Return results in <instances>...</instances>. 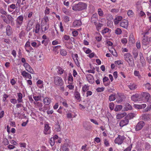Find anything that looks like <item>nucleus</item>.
<instances>
[{"mask_svg": "<svg viewBox=\"0 0 151 151\" xmlns=\"http://www.w3.org/2000/svg\"><path fill=\"white\" fill-rule=\"evenodd\" d=\"M87 4L84 3L79 2L78 4H74L72 6V9L75 11H79L86 9Z\"/></svg>", "mask_w": 151, "mask_h": 151, "instance_id": "obj_1", "label": "nucleus"}, {"mask_svg": "<svg viewBox=\"0 0 151 151\" xmlns=\"http://www.w3.org/2000/svg\"><path fill=\"white\" fill-rule=\"evenodd\" d=\"M24 17L23 15L19 16L15 20L16 27V28H20L23 24Z\"/></svg>", "mask_w": 151, "mask_h": 151, "instance_id": "obj_2", "label": "nucleus"}, {"mask_svg": "<svg viewBox=\"0 0 151 151\" xmlns=\"http://www.w3.org/2000/svg\"><path fill=\"white\" fill-rule=\"evenodd\" d=\"M124 59L129 64L134 63L133 58L131 54L130 53H127L124 55Z\"/></svg>", "mask_w": 151, "mask_h": 151, "instance_id": "obj_3", "label": "nucleus"}, {"mask_svg": "<svg viewBox=\"0 0 151 151\" xmlns=\"http://www.w3.org/2000/svg\"><path fill=\"white\" fill-rule=\"evenodd\" d=\"M55 84L57 86H62L63 85L64 82L62 79L59 76H56L54 79Z\"/></svg>", "mask_w": 151, "mask_h": 151, "instance_id": "obj_4", "label": "nucleus"}, {"mask_svg": "<svg viewBox=\"0 0 151 151\" xmlns=\"http://www.w3.org/2000/svg\"><path fill=\"white\" fill-rule=\"evenodd\" d=\"M49 24L45 22H41L40 23V29L42 32H44L47 30L49 28Z\"/></svg>", "mask_w": 151, "mask_h": 151, "instance_id": "obj_5", "label": "nucleus"}, {"mask_svg": "<svg viewBox=\"0 0 151 151\" xmlns=\"http://www.w3.org/2000/svg\"><path fill=\"white\" fill-rule=\"evenodd\" d=\"M125 137L124 136L119 135L118 137L114 140V142L115 143L119 145H121Z\"/></svg>", "mask_w": 151, "mask_h": 151, "instance_id": "obj_6", "label": "nucleus"}, {"mask_svg": "<svg viewBox=\"0 0 151 151\" xmlns=\"http://www.w3.org/2000/svg\"><path fill=\"white\" fill-rule=\"evenodd\" d=\"M131 100L134 101H140L142 100L141 96L137 93L132 95L131 97Z\"/></svg>", "mask_w": 151, "mask_h": 151, "instance_id": "obj_7", "label": "nucleus"}, {"mask_svg": "<svg viewBox=\"0 0 151 151\" xmlns=\"http://www.w3.org/2000/svg\"><path fill=\"white\" fill-rule=\"evenodd\" d=\"M90 22L92 24H95L98 20V15L96 13L92 15L89 19Z\"/></svg>", "mask_w": 151, "mask_h": 151, "instance_id": "obj_8", "label": "nucleus"}, {"mask_svg": "<svg viewBox=\"0 0 151 151\" xmlns=\"http://www.w3.org/2000/svg\"><path fill=\"white\" fill-rule=\"evenodd\" d=\"M123 19V17L121 16L116 15L115 16L114 20V24L115 25H117L120 24V22Z\"/></svg>", "mask_w": 151, "mask_h": 151, "instance_id": "obj_9", "label": "nucleus"}, {"mask_svg": "<svg viewBox=\"0 0 151 151\" xmlns=\"http://www.w3.org/2000/svg\"><path fill=\"white\" fill-rule=\"evenodd\" d=\"M23 66L26 71L31 73L33 74L34 73V71L33 70L28 63H25L24 64Z\"/></svg>", "mask_w": 151, "mask_h": 151, "instance_id": "obj_10", "label": "nucleus"}, {"mask_svg": "<svg viewBox=\"0 0 151 151\" xmlns=\"http://www.w3.org/2000/svg\"><path fill=\"white\" fill-rule=\"evenodd\" d=\"M119 25L123 28L127 29L128 26V20L125 19H122L120 22Z\"/></svg>", "mask_w": 151, "mask_h": 151, "instance_id": "obj_11", "label": "nucleus"}, {"mask_svg": "<svg viewBox=\"0 0 151 151\" xmlns=\"http://www.w3.org/2000/svg\"><path fill=\"white\" fill-rule=\"evenodd\" d=\"M86 77L87 81L89 83L91 84L94 83V78L92 75L89 74H86Z\"/></svg>", "mask_w": 151, "mask_h": 151, "instance_id": "obj_12", "label": "nucleus"}, {"mask_svg": "<svg viewBox=\"0 0 151 151\" xmlns=\"http://www.w3.org/2000/svg\"><path fill=\"white\" fill-rule=\"evenodd\" d=\"M144 125L145 124L143 121H140L139 122L136 127V130L138 131L141 130Z\"/></svg>", "mask_w": 151, "mask_h": 151, "instance_id": "obj_13", "label": "nucleus"}, {"mask_svg": "<svg viewBox=\"0 0 151 151\" xmlns=\"http://www.w3.org/2000/svg\"><path fill=\"white\" fill-rule=\"evenodd\" d=\"M21 73L22 75L25 78H28L29 79H31L32 78L31 75L25 70L22 71L21 72Z\"/></svg>", "mask_w": 151, "mask_h": 151, "instance_id": "obj_14", "label": "nucleus"}, {"mask_svg": "<svg viewBox=\"0 0 151 151\" xmlns=\"http://www.w3.org/2000/svg\"><path fill=\"white\" fill-rule=\"evenodd\" d=\"M129 122V120L128 119L125 118L124 119L122 120L120 122L119 126L120 127H122L127 124Z\"/></svg>", "mask_w": 151, "mask_h": 151, "instance_id": "obj_15", "label": "nucleus"}, {"mask_svg": "<svg viewBox=\"0 0 151 151\" xmlns=\"http://www.w3.org/2000/svg\"><path fill=\"white\" fill-rule=\"evenodd\" d=\"M73 58L76 65L79 67L80 66V63L79 62L78 56L77 54H76L72 56Z\"/></svg>", "mask_w": 151, "mask_h": 151, "instance_id": "obj_16", "label": "nucleus"}, {"mask_svg": "<svg viewBox=\"0 0 151 151\" xmlns=\"http://www.w3.org/2000/svg\"><path fill=\"white\" fill-rule=\"evenodd\" d=\"M51 102V99L48 97H45L43 99V103L46 105H48Z\"/></svg>", "mask_w": 151, "mask_h": 151, "instance_id": "obj_17", "label": "nucleus"}, {"mask_svg": "<svg viewBox=\"0 0 151 151\" xmlns=\"http://www.w3.org/2000/svg\"><path fill=\"white\" fill-rule=\"evenodd\" d=\"M69 147V144L67 143H65L61 147V149L63 151H68Z\"/></svg>", "mask_w": 151, "mask_h": 151, "instance_id": "obj_18", "label": "nucleus"}, {"mask_svg": "<svg viewBox=\"0 0 151 151\" xmlns=\"http://www.w3.org/2000/svg\"><path fill=\"white\" fill-rule=\"evenodd\" d=\"M40 30V25L39 23L36 24L35 27L33 29V31L35 32V33L37 34L39 32Z\"/></svg>", "mask_w": 151, "mask_h": 151, "instance_id": "obj_19", "label": "nucleus"}, {"mask_svg": "<svg viewBox=\"0 0 151 151\" xmlns=\"http://www.w3.org/2000/svg\"><path fill=\"white\" fill-rule=\"evenodd\" d=\"M12 30V28L10 25H8L6 27V33L8 36H9L11 35Z\"/></svg>", "mask_w": 151, "mask_h": 151, "instance_id": "obj_20", "label": "nucleus"}, {"mask_svg": "<svg viewBox=\"0 0 151 151\" xmlns=\"http://www.w3.org/2000/svg\"><path fill=\"white\" fill-rule=\"evenodd\" d=\"M82 22L80 20H75L73 23V27L79 26L81 25Z\"/></svg>", "mask_w": 151, "mask_h": 151, "instance_id": "obj_21", "label": "nucleus"}, {"mask_svg": "<svg viewBox=\"0 0 151 151\" xmlns=\"http://www.w3.org/2000/svg\"><path fill=\"white\" fill-rule=\"evenodd\" d=\"M50 129V127L48 124H45L44 127V133L45 134H47L49 133V130Z\"/></svg>", "mask_w": 151, "mask_h": 151, "instance_id": "obj_22", "label": "nucleus"}, {"mask_svg": "<svg viewBox=\"0 0 151 151\" xmlns=\"http://www.w3.org/2000/svg\"><path fill=\"white\" fill-rule=\"evenodd\" d=\"M128 86L131 90H134L137 88L136 85L134 83H130L129 85Z\"/></svg>", "mask_w": 151, "mask_h": 151, "instance_id": "obj_23", "label": "nucleus"}, {"mask_svg": "<svg viewBox=\"0 0 151 151\" xmlns=\"http://www.w3.org/2000/svg\"><path fill=\"white\" fill-rule=\"evenodd\" d=\"M18 99H17V102L18 103L22 102V95L21 93H17Z\"/></svg>", "mask_w": 151, "mask_h": 151, "instance_id": "obj_24", "label": "nucleus"}, {"mask_svg": "<svg viewBox=\"0 0 151 151\" xmlns=\"http://www.w3.org/2000/svg\"><path fill=\"white\" fill-rule=\"evenodd\" d=\"M126 113L124 112L118 114L116 116V118L118 119H120L126 116Z\"/></svg>", "mask_w": 151, "mask_h": 151, "instance_id": "obj_25", "label": "nucleus"}, {"mask_svg": "<svg viewBox=\"0 0 151 151\" xmlns=\"http://www.w3.org/2000/svg\"><path fill=\"white\" fill-rule=\"evenodd\" d=\"M141 95L143 97H144L147 100H148L150 97V94L147 92H142Z\"/></svg>", "mask_w": 151, "mask_h": 151, "instance_id": "obj_26", "label": "nucleus"}, {"mask_svg": "<svg viewBox=\"0 0 151 151\" xmlns=\"http://www.w3.org/2000/svg\"><path fill=\"white\" fill-rule=\"evenodd\" d=\"M33 24L32 22H31L30 21L28 22L26 27V29L27 31H29L32 28V27Z\"/></svg>", "mask_w": 151, "mask_h": 151, "instance_id": "obj_27", "label": "nucleus"}, {"mask_svg": "<svg viewBox=\"0 0 151 151\" xmlns=\"http://www.w3.org/2000/svg\"><path fill=\"white\" fill-rule=\"evenodd\" d=\"M18 4L19 5V2L18 1L17 2L16 5L14 4H12L11 5L9 6H8V9H9V8H10L13 9V10H14L16 8H17V4Z\"/></svg>", "mask_w": 151, "mask_h": 151, "instance_id": "obj_28", "label": "nucleus"}, {"mask_svg": "<svg viewBox=\"0 0 151 151\" xmlns=\"http://www.w3.org/2000/svg\"><path fill=\"white\" fill-rule=\"evenodd\" d=\"M148 39L147 36H145V35H144V37L143 38L142 43L144 45H146L147 44Z\"/></svg>", "mask_w": 151, "mask_h": 151, "instance_id": "obj_29", "label": "nucleus"}, {"mask_svg": "<svg viewBox=\"0 0 151 151\" xmlns=\"http://www.w3.org/2000/svg\"><path fill=\"white\" fill-rule=\"evenodd\" d=\"M74 95L75 98L77 100H79L81 98L80 93L77 91H75Z\"/></svg>", "mask_w": 151, "mask_h": 151, "instance_id": "obj_30", "label": "nucleus"}, {"mask_svg": "<svg viewBox=\"0 0 151 151\" xmlns=\"http://www.w3.org/2000/svg\"><path fill=\"white\" fill-rule=\"evenodd\" d=\"M94 24L96 28L98 31L103 26V24L97 22Z\"/></svg>", "mask_w": 151, "mask_h": 151, "instance_id": "obj_31", "label": "nucleus"}, {"mask_svg": "<svg viewBox=\"0 0 151 151\" xmlns=\"http://www.w3.org/2000/svg\"><path fill=\"white\" fill-rule=\"evenodd\" d=\"M111 31V29L106 27L102 30L101 33L103 35H104L106 33H109Z\"/></svg>", "mask_w": 151, "mask_h": 151, "instance_id": "obj_32", "label": "nucleus"}, {"mask_svg": "<svg viewBox=\"0 0 151 151\" xmlns=\"http://www.w3.org/2000/svg\"><path fill=\"white\" fill-rule=\"evenodd\" d=\"M132 107L128 103L125 104L124 110L125 111H127L128 110H130L132 109Z\"/></svg>", "mask_w": 151, "mask_h": 151, "instance_id": "obj_33", "label": "nucleus"}, {"mask_svg": "<svg viewBox=\"0 0 151 151\" xmlns=\"http://www.w3.org/2000/svg\"><path fill=\"white\" fill-rule=\"evenodd\" d=\"M60 54L62 56H65L67 55V52L65 49H60Z\"/></svg>", "mask_w": 151, "mask_h": 151, "instance_id": "obj_34", "label": "nucleus"}, {"mask_svg": "<svg viewBox=\"0 0 151 151\" xmlns=\"http://www.w3.org/2000/svg\"><path fill=\"white\" fill-rule=\"evenodd\" d=\"M115 94H112L109 97V100L110 101H114L116 99Z\"/></svg>", "mask_w": 151, "mask_h": 151, "instance_id": "obj_35", "label": "nucleus"}, {"mask_svg": "<svg viewBox=\"0 0 151 151\" xmlns=\"http://www.w3.org/2000/svg\"><path fill=\"white\" fill-rule=\"evenodd\" d=\"M127 14L129 17H131L134 16V13L132 10H129L127 12Z\"/></svg>", "mask_w": 151, "mask_h": 151, "instance_id": "obj_36", "label": "nucleus"}, {"mask_svg": "<svg viewBox=\"0 0 151 151\" xmlns=\"http://www.w3.org/2000/svg\"><path fill=\"white\" fill-rule=\"evenodd\" d=\"M132 54L134 55V58L136 59L138 56V52L137 50H134L132 51Z\"/></svg>", "mask_w": 151, "mask_h": 151, "instance_id": "obj_37", "label": "nucleus"}, {"mask_svg": "<svg viewBox=\"0 0 151 151\" xmlns=\"http://www.w3.org/2000/svg\"><path fill=\"white\" fill-rule=\"evenodd\" d=\"M122 108V106L121 105H116L114 108V111H120Z\"/></svg>", "mask_w": 151, "mask_h": 151, "instance_id": "obj_38", "label": "nucleus"}, {"mask_svg": "<svg viewBox=\"0 0 151 151\" xmlns=\"http://www.w3.org/2000/svg\"><path fill=\"white\" fill-rule=\"evenodd\" d=\"M70 39V37L69 36L65 35H64L62 38V40L63 42L65 41H68Z\"/></svg>", "mask_w": 151, "mask_h": 151, "instance_id": "obj_39", "label": "nucleus"}, {"mask_svg": "<svg viewBox=\"0 0 151 151\" xmlns=\"http://www.w3.org/2000/svg\"><path fill=\"white\" fill-rule=\"evenodd\" d=\"M68 81L70 83L73 81V78L71 73L68 74Z\"/></svg>", "mask_w": 151, "mask_h": 151, "instance_id": "obj_40", "label": "nucleus"}, {"mask_svg": "<svg viewBox=\"0 0 151 151\" xmlns=\"http://www.w3.org/2000/svg\"><path fill=\"white\" fill-rule=\"evenodd\" d=\"M1 17L4 22L6 23L7 24H9V22L6 18L5 16L1 15Z\"/></svg>", "mask_w": 151, "mask_h": 151, "instance_id": "obj_41", "label": "nucleus"}, {"mask_svg": "<svg viewBox=\"0 0 151 151\" xmlns=\"http://www.w3.org/2000/svg\"><path fill=\"white\" fill-rule=\"evenodd\" d=\"M110 52L112 54V55L115 56H116L117 55V53L116 52V51L113 48L111 49V50H109Z\"/></svg>", "mask_w": 151, "mask_h": 151, "instance_id": "obj_42", "label": "nucleus"}, {"mask_svg": "<svg viewBox=\"0 0 151 151\" xmlns=\"http://www.w3.org/2000/svg\"><path fill=\"white\" fill-rule=\"evenodd\" d=\"M144 85L145 86L146 89L148 90H150L151 89V85L149 83H147L146 84H144Z\"/></svg>", "mask_w": 151, "mask_h": 151, "instance_id": "obj_43", "label": "nucleus"}, {"mask_svg": "<svg viewBox=\"0 0 151 151\" xmlns=\"http://www.w3.org/2000/svg\"><path fill=\"white\" fill-rule=\"evenodd\" d=\"M98 14L99 16H102L104 15V13L103 11L100 8L98 9Z\"/></svg>", "mask_w": 151, "mask_h": 151, "instance_id": "obj_44", "label": "nucleus"}, {"mask_svg": "<svg viewBox=\"0 0 151 151\" xmlns=\"http://www.w3.org/2000/svg\"><path fill=\"white\" fill-rule=\"evenodd\" d=\"M83 49L84 51L87 54H89L91 52V50H90L88 48L87 49L86 48V47H83Z\"/></svg>", "mask_w": 151, "mask_h": 151, "instance_id": "obj_45", "label": "nucleus"}, {"mask_svg": "<svg viewBox=\"0 0 151 151\" xmlns=\"http://www.w3.org/2000/svg\"><path fill=\"white\" fill-rule=\"evenodd\" d=\"M129 41H131L132 42H133L134 41V35L133 34H131L129 37Z\"/></svg>", "mask_w": 151, "mask_h": 151, "instance_id": "obj_46", "label": "nucleus"}, {"mask_svg": "<svg viewBox=\"0 0 151 151\" xmlns=\"http://www.w3.org/2000/svg\"><path fill=\"white\" fill-rule=\"evenodd\" d=\"M62 11L63 12L66 14L68 15L69 14L68 10L65 7H64L63 8Z\"/></svg>", "mask_w": 151, "mask_h": 151, "instance_id": "obj_47", "label": "nucleus"}, {"mask_svg": "<svg viewBox=\"0 0 151 151\" xmlns=\"http://www.w3.org/2000/svg\"><path fill=\"white\" fill-rule=\"evenodd\" d=\"M121 29L119 28H117L115 30V33L117 35H120L122 33Z\"/></svg>", "mask_w": 151, "mask_h": 151, "instance_id": "obj_48", "label": "nucleus"}, {"mask_svg": "<svg viewBox=\"0 0 151 151\" xmlns=\"http://www.w3.org/2000/svg\"><path fill=\"white\" fill-rule=\"evenodd\" d=\"M6 17L9 22H13L14 19L11 15H8L6 16Z\"/></svg>", "mask_w": 151, "mask_h": 151, "instance_id": "obj_49", "label": "nucleus"}, {"mask_svg": "<svg viewBox=\"0 0 151 151\" xmlns=\"http://www.w3.org/2000/svg\"><path fill=\"white\" fill-rule=\"evenodd\" d=\"M49 21V19L48 17L47 16H45L44 17V18L41 22H45L46 23H47V22Z\"/></svg>", "mask_w": 151, "mask_h": 151, "instance_id": "obj_50", "label": "nucleus"}, {"mask_svg": "<svg viewBox=\"0 0 151 151\" xmlns=\"http://www.w3.org/2000/svg\"><path fill=\"white\" fill-rule=\"evenodd\" d=\"M137 106L139 109H142L145 108L146 106V105L145 104H143L141 105H137Z\"/></svg>", "mask_w": 151, "mask_h": 151, "instance_id": "obj_51", "label": "nucleus"}, {"mask_svg": "<svg viewBox=\"0 0 151 151\" xmlns=\"http://www.w3.org/2000/svg\"><path fill=\"white\" fill-rule=\"evenodd\" d=\"M104 143L105 146L108 147L110 145L109 141L106 139H104Z\"/></svg>", "mask_w": 151, "mask_h": 151, "instance_id": "obj_52", "label": "nucleus"}, {"mask_svg": "<svg viewBox=\"0 0 151 151\" xmlns=\"http://www.w3.org/2000/svg\"><path fill=\"white\" fill-rule=\"evenodd\" d=\"M136 115V114L134 113H130L128 115V116L129 118L131 119H132L133 117L135 116Z\"/></svg>", "mask_w": 151, "mask_h": 151, "instance_id": "obj_53", "label": "nucleus"}, {"mask_svg": "<svg viewBox=\"0 0 151 151\" xmlns=\"http://www.w3.org/2000/svg\"><path fill=\"white\" fill-rule=\"evenodd\" d=\"M104 89V88L103 87L98 88L96 89V91L98 92H100L103 91Z\"/></svg>", "mask_w": 151, "mask_h": 151, "instance_id": "obj_54", "label": "nucleus"}, {"mask_svg": "<svg viewBox=\"0 0 151 151\" xmlns=\"http://www.w3.org/2000/svg\"><path fill=\"white\" fill-rule=\"evenodd\" d=\"M119 11V9H112L111 10V12L113 13H117Z\"/></svg>", "mask_w": 151, "mask_h": 151, "instance_id": "obj_55", "label": "nucleus"}, {"mask_svg": "<svg viewBox=\"0 0 151 151\" xmlns=\"http://www.w3.org/2000/svg\"><path fill=\"white\" fill-rule=\"evenodd\" d=\"M50 143L51 145L52 146H53L55 144V140L54 139H53L52 138H51L50 140Z\"/></svg>", "mask_w": 151, "mask_h": 151, "instance_id": "obj_56", "label": "nucleus"}, {"mask_svg": "<svg viewBox=\"0 0 151 151\" xmlns=\"http://www.w3.org/2000/svg\"><path fill=\"white\" fill-rule=\"evenodd\" d=\"M109 108L110 110H113L114 108V104L113 102H111L109 103Z\"/></svg>", "mask_w": 151, "mask_h": 151, "instance_id": "obj_57", "label": "nucleus"}, {"mask_svg": "<svg viewBox=\"0 0 151 151\" xmlns=\"http://www.w3.org/2000/svg\"><path fill=\"white\" fill-rule=\"evenodd\" d=\"M88 89V86L86 85H85L82 87V90L84 92L87 91Z\"/></svg>", "mask_w": 151, "mask_h": 151, "instance_id": "obj_58", "label": "nucleus"}, {"mask_svg": "<svg viewBox=\"0 0 151 151\" xmlns=\"http://www.w3.org/2000/svg\"><path fill=\"white\" fill-rule=\"evenodd\" d=\"M0 12L2 14L6 15L7 14V13L3 9H1L0 10Z\"/></svg>", "mask_w": 151, "mask_h": 151, "instance_id": "obj_59", "label": "nucleus"}, {"mask_svg": "<svg viewBox=\"0 0 151 151\" xmlns=\"http://www.w3.org/2000/svg\"><path fill=\"white\" fill-rule=\"evenodd\" d=\"M138 15L140 17H143L146 15L145 13L142 11L140 12L138 14Z\"/></svg>", "mask_w": 151, "mask_h": 151, "instance_id": "obj_60", "label": "nucleus"}, {"mask_svg": "<svg viewBox=\"0 0 151 151\" xmlns=\"http://www.w3.org/2000/svg\"><path fill=\"white\" fill-rule=\"evenodd\" d=\"M134 74L135 76H138L139 78L141 77L139 72L138 71L135 70L134 71Z\"/></svg>", "mask_w": 151, "mask_h": 151, "instance_id": "obj_61", "label": "nucleus"}, {"mask_svg": "<svg viewBox=\"0 0 151 151\" xmlns=\"http://www.w3.org/2000/svg\"><path fill=\"white\" fill-rule=\"evenodd\" d=\"M64 20L65 22H67L69 21V17L65 16L64 17Z\"/></svg>", "mask_w": 151, "mask_h": 151, "instance_id": "obj_62", "label": "nucleus"}, {"mask_svg": "<svg viewBox=\"0 0 151 151\" xmlns=\"http://www.w3.org/2000/svg\"><path fill=\"white\" fill-rule=\"evenodd\" d=\"M50 9L47 7H46L45 8V14H48L50 13Z\"/></svg>", "mask_w": 151, "mask_h": 151, "instance_id": "obj_63", "label": "nucleus"}, {"mask_svg": "<svg viewBox=\"0 0 151 151\" xmlns=\"http://www.w3.org/2000/svg\"><path fill=\"white\" fill-rule=\"evenodd\" d=\"M132 148V145H130L128 147H127L126 149H125L124 151H131Z\"/></svg>", "mask_w": 151, "mask_h": 151, "instance_id": "obj_64", "label": "nucleus"}]
</instances>
